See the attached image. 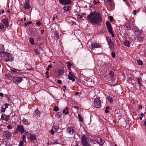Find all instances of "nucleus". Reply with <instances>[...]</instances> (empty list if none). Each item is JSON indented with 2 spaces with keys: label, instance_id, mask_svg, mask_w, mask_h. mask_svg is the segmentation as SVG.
Here are the masks:
<instances>
[{
  "label": "nucleus",
  "instance_id": "19",
  "mask_svg": "<svg viewBox=\"0 0 146 146\" xmlns=\"http://www.w3.org/2000/svg\"><path fill=\"white\" fill-rule=\"evenodd\" d=\"M17 128L18 129L19 131H20L22 133H23L24 132V128L22 125H19L17 127Z\"/></svg>",
  "mask_w": 146,
  "mask_h": 146
},
{
  "label": "nucleus",
  "instance_id": "28",
  "mask_svg": "<svg viewBox=\"0 0 146 146\" xmlns=\"http://www.w3.org/2000/svg\"><path fill=\"white\" fill-rule=\"evenodd\" d=\"M78 117L79 121L81 122H82L83 120L80 114H78Z\"/></svg>",
  "mask_w": 146,
  "mask_h": 146
},
{
  "label": "nucleus",
  "instance_id": "53",
  "mask_svg": "<svg viewBox=\"0 0 146 146\" xmlns=\"http://www.w3.org/2000/svg\"><path fill=\"white\" fill-rule=\"evenodd\" d=\"M72 64H68L67 66L68 69H70V66H72Z\"/></svg>",
  "mask_w": 146,
  "mask_h": 146
},
{
  "label": "nucleus",
  "instance_id": "29",
  "mask_svg": "<svg viewBox=\"0 0 146 146\" xmlns=\"http://www.w3.org/2000/svg\"><path fill=\"white\" fill-rule=\"evenodd\" d=\"M29 41L31 44H34V40L33 38H30L29 39Z\"/></svg>",
  "mask_w": 146,
  "mask_h": 146
},
{
  "label": "nucleus",
  "instance_id": "45",
  "mask_svg": "<svg viewBox=\"0 0 146 146\" xmlns=\"http://www.w3.org/2000/svg\"><path fill=\"white\" fill-rule=\"evenodd\" d=\"M19 131L18 129H17L15 131L14 133L15 134H16L17 133H18Z\"/></svg>",
  "mask_w": 146,
  "mask_h": 146
},
{
  "label": "nucleus",
  "instance_id": "40",
  "mask_svg": "<svg viewBox=\"0 0 146 146\" xmlns=\"http://www.w3.org/2000/svg\"><path fill=\"white\" fill-rule=\"evenodd\" d=\"M50 131L52 134L53 135L54 134L55 132L54 131V130L52 129Z\"/></svg>",
  "mask_w": 146,
  "mask_h": 146
},
{
  "label": "nucleus",
  "instance_id": "52",
  "mask_svg": "<svg viewBox=\"0 0 146 146\" xmlns=\"http://www.w3.org/2000/svg\"><path fill=\"white\" fill-rule=\"evenodd\" d=\"M136 12H137L136 11L134 10L133 12V14L134 15H135L136 14Z\"/></svg>",
  "mask_w": 146,
  "mask_h": 146
},
{
  "label": "nucleus",
  "instance_id": "44",
  "mask_svg": "<svg viewBox=\"0 0 146 146\" xmlns=\"http://www.w3.org/2000/svg\"><path fill=\"white\" fill-rule=\"evenodd\" d=\"M36 24L38 25V26H39L40 25H41V23H40V22L39 21H38L36 23Z\"/></svg>",
  "mask_w": 146,
  "mask_h": 146
},
{
  "label": "nucleus",
  "instance_id": "38",
  "mask_svg": "<svg viewBox=\"0 0 146 146\" xmlns=\"http://www.w3.org/2000/svg\"><path fill=\"white\" fill-rule=\"evenodd\" d=\"M111 56L113 58H114L115 57V52H112L111 53Z\"/></svg>",
  "mask_w": 146,
  "mask_h": 146
},
{
  "label": "nucleus",
  "instance_id": "61",
  "mask_svg": "<svg viewBox=\"0 0 146 146\" xmlns=\"http://www.w3.org/2000/svg\"><path fill=\"white\" fill-rule=\"evenodd\" d=\"M25 136H24V135H23V140H24L25 139Z\"/></svg>",
  "mask_w": 146,
  "mask_h": 146
},
{
  "label": "nucleus",
  "instance_id": "58",
  "mask_svg": "<svg viewBox=\"0 0 146 146\" xmlns=\"http://www.w3.org/2000/svg\"><path fill=\"white\" fill-rule=\"evenodd\" d=\"M44 32V29L42 30L41 31V34H43Z\"/></svg>",
  "mask_w": 146,
  "mask_h": 146
},
{
  "label": "nucleus",
  "instance_id": "14",
  "mask_svg": "<svg viewBox=\"0 0 146 146\" xmlns=\"http://www.w3.org/2000/svg\"><path fill=\"white\" fill-rule=\"evenodd\" d=\"M91 46L92 49H94L95 48H99L101 47L100 45L97 43L92 44Z\"/></svg>",
  "mask_w": 146,
  "mask_h": 146
},
{
  "label": "nucleus",
  "instance_id": "47",
  "mask_svg": "<svg viewBox=\"0 0 146 146\" xmlns=\"http://www.w3.org/2000/svg\"><path fill=\"white\" fill-rule=\"evenodd\" d=\"M5 109H6L5 108H2L1 109V111H3V112H5Z\"/></svg>",
  "mask_w": 146,
  "mask_h": 146
},
{
  "label": "nucleus",
  "instance_id": "11",
  "mask_svg": "<svg viewBox=\"0 0 146 146\" xmlns=\"http://www.w3.org/2000/svg\"><path fill=\"white\" fill-rule=\"evenodd\" d=\"M5 52H4V49L3 46L0 44V56L1 57L3 56Z\"/></svg>",
  "mask_w": 146,
  "mask_h": 146
},
{
  "label": "nucleus",
  "instance_id": "56",
  "mask_svg": "<svg viewBox=\"0 0 146 146\" xmlns=\"http://www.w3.org/2000/svg\"><path fill=\"white\" fill-rule=\"evenodd\" d=\"M138 82L141 81V79L140 78H137Z\"/></svg>",
  "mask_w": 146,
  "mask_h": 146
},
{
  "label": "nucleus",
  "instance_id": "15",
  "mask_svg": "<svg viewBox=\"0 0 146 146\" xmlns=\"http://www.w3.org/2000/svg\"><path fill=\"white\" fill-rule=\"evenodd\" d=\"M10 118V117L9 115H7L4 114H2L1 115V118L2 119L6 121H8Z\"/></svg>",
  "mask_w": 146,
  "mask_h": 146
},
{
  "label": "nucleus",
  "instance_id": "54",
  "mask_svg": "<svg viewBox=\"0 0 146 146\" xmlns=\"http://www.w3.org/2000/svg\"><path fill=\"white\" fill-rule=\"evenodd\" d=\"M143 125H145L146 128V119L144 121L143 123Z\"/></svg>",
  "mask_w": 146,
  "mask_h": 146
},
{
  "label": "nucleus",
  "instance_id": "17",
  "mask_svg": "<svg viewBox=\"0 0 146 146\" xmlns=\"http://www.w3.org/2000/svg\"><path fill=\"white\" fill-rule=\"evenodd\" d=\"M1 21L6 27H8L9 26V23L7 19H3L1 20Z\"/></svg>",
  "mask_w": 146,
  "mask_h": 146
},
{
  "label": "nucleus",
  "instance_id": "18",
  "mask_svg": "<svg viewBox=\"0 0 146 146\" xmlns=\"http://www.w3.org/2000/svg\"><path fill=\"white\" fill-rule=\"evenodd\" d=\"M28 137L31 140H35L36 139V136L33 134H30L29 135Z\"/></svg>",
  "mask_w": 146,
  "mask_h": 146
},
{
  "label": "nucleus",
  "instance_id": "35",
  "mask_svg": "<svg viewBox=\"0 0 146 146\" xmlns=\"http://www.w3.org/2000/svg\"><path fill=\"white\" fill-rule=\"evenodd\" d=\"M66 110H65L64 109L63 110V113H64L65 115H66V114H67L68 113L69 111H67L66 112Z\"/></svg>",
  "mask_w": 146,
  "mask_h": 146
},
{
  "label": "nucleus",
  "instance_id": "13",
  "mask_svg": "<svg viewBox=\"0 0 146 146\" xmlns=\"http://www.w3.org/2000/svg\"><path fill=\"white\" fill-rule=\"evenodd\" d=\"M72 9L71 6L68 5L67 6H65L62 8V9L64 10V13H66V12L70 11Z\"/></svg>",
  "mask_w": 146,
  "mask_h": 146
},
{
  "label": "nucleus",
  "instance_id": "21",
  "mask_svg": "<svg viewBox=\"0 0 146 146\" xmlns=\"http://www.w3.org/2000/svg\"><path fill=\"white\" fill-rule=\"evenodd\" d=\"M22 121L25 125H29L30 124V123L28 122L27 120L26 119H23Z\"/></svg>",
  "mask_w": 146,
  "mask_h": 146
},
{
  "label": "nucleus",
  "instance_id": "48",
  "mask_svg": "<svg viewBox=\"0 0 146 146\" xmlns=\"http://www.w3.org/2000/svg\"><path fill=\"white\" fill-rule=\"evenodd\" d=\"M109 19L111 21H112L113 19V17L112 16L109 17Z\"/></svg>",
  "mask_w": 146,
  "mask_h": 146
},
{
  "label": "nucleus",
  "instance_id": "63",
  "mask_svg": "<svg viewBox=\"0 0 146 146\" xmlns=\"http://www.w3.org/2000/svg\"><path fill=\"white\" fill-rule=\"evenodd\" d=\"M68 107H66V108H65V110L66 111H68Z\"/></svg>",
  "mask_w": 146,
  "mask_h": 146
},
{
  "label": "nucleus",
  "instance_id": "59",
  "mask_svg": "<svg viewBox=\"0 0 146 146\" xmlns=\"http://www.w3.org/2000/svg\"><path fill=\"white\" fill-rule=\"evenodd\" d=\"M78 16H79V18L80 19L81 18L83 17V16L82 15H78Z\"/></svg>",
  "mask_w": 146,
  "mask_h": 146
},
{
  "label": "nucleus",
  "instance_id": "8",
  "mask_svg": "<svg viewBox=\"0 0 146 146\" xmlns=\"http://www.w3.org/2000/svg\"><path fill=\"white\" fill-rule=\"evenodd\" d=\"M108 42L109 44L110 48L111 49H113L114 48L113 44V42L111 40L110 38H107Z\"/></svg>",
  "mask_w": 146,
  "mask_h": 146
},
{
  "label": "nucleus",
  "instance_id": "6",
  "mask_svg": "<svg viewBox=\"0 0 146 146\" xmlns=\"http://www.w3.org/2000/svg\"><path fill=\"white\" fill-rule=\"evenodd\" d=\"M59 1L60 4L64 5L71 4L72 3L71 0H59Z\"/></svg>",
  "mask_w": 146,
  "mask_h": 146
},
{
  "label": "nucleus",
  "instance_id": "62",
  "mask_svg": "<svg viewBox=\"0 0 146 146\" xmlns=\"http://www.w3.org/2000/svg\"><path fill=\"white\" fill-rule=\"evenodd\" d=\"M79 93L78 92H76L75 93V95H76L79 94Z\"/></svg>",
  "mask_w": 146,
  "mask_h": 146
},
{
  "label": "nucleus",
  "instance_id": "43",
  "mask_svg": "<svg viewBox=\"0 0 146 146\" xmlns=\"http://www.w3.org/2000/svg\"><path fill=\"white\" fill-rule=\"evenodd\" d=\"M138 40L140 41H141V40H143L142 37H141V36L139 37V36H138Z\"/></svg>",
  "mask_w": 146,
  "mask_h": 146
},
{
  "label": "nucleus",
  "instance_id": "57",
  "mask_svg": "<svg viewBox=\"0 0 146 146\" xmlns=\"http://www.w3.org/2000/svg\"><path fill=\"white\" fill-rule=\"evenodd\" d=\"M4 96L3 94L0 92V96L3 97Z\"/></svg>",
  "mask_w": 146,
  "mask_h": 146
},
{
  "label": "nucleus",
  "instance_id": "5",
  "mask_svg": "<svg viewBox=\"0 0 146 146\" xmlns=\"http://www.w3.org/2000/svg\"><path fill=\"white\" fill-rule=\"evenodd\" d=\"M94 104L95 106L97 108H100L101 106V101L99 98L94 99Z\"/></svg>",
  "mask_w": 146,
  "mask_h": 146
},
{
  "label": "nucleus",
  "instance_id": "41",
  "mask_svg": "<svg viewBox=\"0 0 146 146\" xmlns=\"http://www.w3.org/2000/svg\"><path fill=\"white\" fill-rule=\"evenodd\" d=\"M10 70H11L12 71V72H17V70H16V69H14V68H12L11 69H10Z\"/></svg>",
  "mask_w": 146,
  "mask_h": 146
},
{
  "label": "nucleus",
  "instance_id": "22",
  "mask_svg": "<svg viewBox=\"0 0 146 146\" xmlns=\"http://www.w3.org/2000/svg\"><path fill=\"white\" fill-rule=\"evenodd\" d=\"M58 128V126L57 125H55L53 127L52 129L54 130L55 132H56Z\"/></svg>",
  "mask_w": 146,
  "mask_h": 146
},
{
  "label": "nucleus",
  "instance_id": "51",
  "mask_svg": "<svg viewBox=\"0 0 146 146\" xmlns=\"http://www.w3.org/2000/svg\"><path fill=\"white\" fill-rule=\"evenodd\" d=\"M9 104H5V108L6 109L7 108H8V107L9 106Z\"/></svg>",
  "mask_w": 146,
  "mask_h": 146
},
{
  "label": "nucleus",
  "instance_id": "27",
  "mask_svg": "<svg viewBox=\"0 0 146 146\" xmlns=\"http://www.w3.org/2000/svg\"><path fill=\"white\" fill-rule=\"evenodd\" d=\"M108 101L110 103H112L113 102V100L111 98L110 96H108L107 97Z\"/></svg>",
  "mask_w": 146,
  "mask_h": 146
},
{
  "label": "nucleus",
  "instance_id": "33",
  "mask_svg": "<svg viewBox=\"0 0 146 146\" xmlns=\"http://www.w3.org/2000/svg\"><path fill=\"white\" fill-rule=\"evenodd\" d=\"M32 23V22L31 21H30L29 22H27V23H25V26H27L29 24H30Z\"/></svg>",
  "mask_w": 146,
  "mask_h": 146
},
{
  "label": "nucleus",
  "instance_id": "20",
  "mask_svg": "<svg viewBox=\"0 0 146 146\" xmlns=\"http://www.w3.org/2000/svg\"><path fill=\"white\" fill-rule=\"evenodd\" d=\"M124 44L125 46L127 47H129L130 46V42L129 41L127 40L124 41Z\"/></svg>",
  "mask_w": 146,
  "mask_h": 146
},
{
  "label": "nucleus",
  "instance_id": "42",
  "mask_svg": "<svg viewBox=\"0 0 146 146\" xmlns=\"http://www.w3.org/2000/svg\"><path fill=\"white\" fill-rule=\"evenodd\" d=\"M109 33H110L112 37H114V35L113 32V31H111Z\"/></svg>",
  "mask_w": 146,
  "mask_h": 146
},
{
  "label": "nucleus",
  "instance_id": "49",
  "mask_svg": "<svg viewBox=\"0 0 146 146\" xmlns=\"http://www.w3.org/2000/svg\"><path fill=\"white\" fill-rule=\"evenodd\" d=\"M138 84H139L140 86H143V85L141 83V81L139 82H138Z\"/></svg>",
  "mask_w": 146,
  "mask_h": 146
},
{
  "label": "nucleus",
  "instance_id": "36",
  "mask_svg": "<svg viewBox=\"0 0 146 146\" xmlns=\"http://www.w3.org/2000/svg\"><path fill=\"white\" fill-rule=\"evenodd\" d=\"M34 51L38 55L39 54V51L38 49H35Z\"/></svg>",
  "mask_w": 146,
  "mask_h": 146
},
{
  "label": "nucleus",
  "instance_id": "9",
  "mask_svg": "<svg viewBox=\"0 0 146 146\" xmlns=\"http://www.w3.org/2000/svg\"><path fill=\"white\" fill-rule=\"evenodd\" d=\"M68 78L69 80H72L73 82H74L75 80L74 76L72 72H69V75L68 76Z\"/></svg>",
  "mask_w": 146,
  "mask_h": 146
},
{
  "label": "nucleus",
  "instance_id": "31",
  "mask_svg": "<svg viewBox=\"0 0 146 146\" xmlns=\"http://www.w3.org/2000/svg\"><path fill=\"white\" fill-rule=\"evenodd\" d=\"M110 107L109 106H107L106 108L105 112L106 113H108L109 112V111L108 110V109Z\"/></svg>",
  "mask_w": 146,
  "mask_h": 146
},
{
  "label": "nucleus",
  "instance_id": "32",
  "mask_svg": "<svg viewBox=\"0 0 146 146\" xmlns=\"http://www.w3.org/2000/svg\"><path fill=\"white\" fill-rule=\"evenodd\" d=\"M59 109L58 108L57 106H56L54 107V111H58Z\"/></svg>",
  "mask_w": 146,
  "mask_h": 146
},
{
  "label": "nucleus",
  "instance_id": "55",
  "mask_svg": "<svg viewBox=\"0 0 146 146\" xmlns=\"http://www.w3.org/2000/svg\"><path fill=\"white\" fill-rule=\"evenodd\" d=\"M63 87L64 88L63 89V90L64 91L66 89V86L65 85H64L63 86Z\"/></svg>",
  "mask_w": 146,
  "mask_h": 146
},
{
  "label": "nucleus",
  "instance_id": "37",
  "mask_svg": "<svg viewBox=\"0 0 146 146\" xmlns=\"http://www.w3.org/2000/svg\"><path fill=\"white\" fill-rule=\"evenodd\" d=\"M52 67V65L51 64H49L48 68H46V70L47 71H48L50 68H51Z\"/></svg>",
  "mask_w": 146,
  "mask_h": 146
},
{
  "label": "nucleus",
  "instance_id": "30",
  "mask_svg": "<svg viewBox=\"0 0 146 146\" xmlns=\"http://www.w3.org/2000/svg\"><path fill=\"white\" fill-rule=\"evenodd\" d=\"M4 28V26L3 24L0 23V29H2Z\"/></svg>",
  "mask_w": 146,
  "mask_h": 146
},
{
  "label": "nucleus",
  "instance_id": "64",
  "mask_svg": "<svg viewBox=\"0 0 146 146\" xmlns=\"http://www.w3.org/2000/svg\"><path fill=\"white\" fill-rule=\"evenodd\" d=\"M143 113H141V116H143Z\"/></svg>",
  "mask_w": 146,
  "mask_h": 146
},
{
  "label": "nucleus",
  "instance_id": "25",
  "mask_svg": "<svg viewBox=\"0 0 146 146\" xmlns=\"http://www.w3.org/2000/svg\"><path fill=\"white\" fill-rule=\"evenodd\" d=\"M24 8L26 9H28L30 8V6L28 3H27L24 5Z\"/></svg>",
  "mask_w": 146,
  "mask_h": 146
},
{
  "label": "nucleus",
  "instance_id": "23",
  "mask_svg": "<svg viewBox=\"0 0 146 146\" xmlns=\"http://www.w3.org/2000/svg\"><path fill=\"white\" fill-rule=\"evenodd\" d=\"M68 133L69 134H73L74 132V130L70 128H69L68 129Z\"/></svg>",
  "mask_w": 146,
  "mask_h": 146
},
{
  "label": "nucleus",
  "instance_id": "3",
  "mask_svg": "<svg viewBox=\"0 0 146 146\" xmlns=\"http://www.w3.org/2000/svg\"><path fill=\"white\" fill-rule=\"evenodd\" d=\"M81 137V140L82 145L84 146H90V144L88 142L87 137L85 135H83Z\"/></svg>",
  "mask_w": 146,
  "mask_h": 146
},
{
  "label": "nucleus",
  "instance_id": "39",
  "mask_svg": "<svg viewBox=\"0 0 146 146\" xmlns=\"http://www.w3.org/2000/svg\"><path fill=\"white\" fill-rule=\"evenodd\" d=\"M137 62L138 64H143V62H142V61L139 60H137Z\"/></svg>",
  "mask_w": 146,
  "mask_h": 146
},
{
  "label": "nucleus",
  "instance_id": "46",
  "mask_svg": "<svg viewBox=\"0 0 146 146\" xmlns=\"http://www.w3.org/2000/svg\"><path fill=\"white\" fill-rule=\"evenodd\" d=\"M7 127V128L9 129H11L12 128V126L11 125H9Z\"/></svg>",
  "mask_w": 146,
  "mask_h": 146
},
{
  "label": "nucleus",
  "instance_id": "50",
  "mask_svg": "<svg viewBox=\"0 0 146 146\" xmlns=\"http://www.w3.org/2000/svg\"><path fill=\"white\" fill-rule=\"evenodd\" d=\"M57 83L58 84H61L62 82L61 80H59L57 81Z\"/></svg>",
  "mask_w": 146,
  "mask_h": 146
},
{
  "label": "nucleus",
  "instance_id": "60",
  "mask_svg": "<svg viewBox=\"0 0 146 146\" xmlns=\"http://www.w3.org/2000/svg\"><path fill=\"white\" fill-rule=\"evenodd\" d=\"M74 108L75 109H78V107L77 106H74Z\"/></svg>",
  "mask_w": 146,
  "mask_h": 146
},
{
  "label": "nucleus",
  "instance_id": "26",
  "mask_svg": "<svg viewBox=\"0 0 146 146\" xmlns=\"http://www.w3.org/2000/svg\"><path fill=\"white\" fill-rule=\"evenodd\" d=\"M40 113V111H38V109H36L34 112V114L35 116L38 115Z\"/></svg>",
  "mask_w": 146,
  "mask_h": 146
},
{
  "label": "nucleus",
  "instance_id": "16",
  "mask_svg": "<svg viewBox=\"0 0 146 146\" xmlns=\"http://www.w3.org/2000/svg\"><path fill=\"white\" fill-rule=\"evenodd\" d=\"M4 134L5 137L7 139H9L11 136V133L8 131H6L4 133Z\"/></svg>",
  "mask_w": 146,
  "mask_h": 146
},
{
  "label": "nucleus",
  "instance_id": "10",
  "mask_svg": "<svg viewBox=\"0 0 146 146\" xmlns=\"http://www.w3.org/2000/svg\"><path fill=\"white\" fill-rule=\"evenodd\" d=\"M106 24L109 32L113 31L111 24L108 21L106 22Z\"/></svg>",
  "mask_w": 146,
  "mask_h": 146
},
{
  "label": "nucleus",
  "instance_id": "4",
  "mask_svg": "<svg viewBox=\"0 0 146 146\" xmlns=\"http://www.w3.org/2000/svg\"><path fill=\"white\" fill-rule=\"evenodd\" d=\"M22 80L23 78L22 77L17 76H14L13 78V82L17 84L20 83Z\"/></svg>",
  "mask_w": 146,
  "mask_h": 146
},
{
  "label": "nucleus",
  "instance_id": "34",
  "mask_svg": "<svg viewBox=\"0 0 146 146\" xmlns=\"http://www.w3.org/2000/svg\"><path fill=\"white\" fill-rule=\"evenodd\" d=\"M23 141H21L19 144V146H23Z\"/></svg>",
  "mask_w": 146,
  "mask_h": 146
},
{
  "label": "nucleus",
  "instance_id": "2",
  "mask_svg": "<svg viewBox=\"0 0 146 146\" xmlns=\"http://www.w3.org/2000/svg\"><path fill=\"white\" fill-rule=\"evenodd\" d=\"M1 58L3 59L5 58L6 61H12L13 59L11 55L9 53H5L4 54L3 56H2Z\"/></svg>",
  "mask_w": 146,
  "mask_h": 146
},
{
  "label": "nucleus",
  "instance_id": "24",
  "mask_svg": "<svg viewBox=\"0 0 146 146\" xmlns=\"http://www.w3.org/2000/svg\"><path fill=\"white\" fill-rule=\"evenodd\" d=\"M108 74L112 78L113 77L114 73L111 70L109 72Z\"/></svg>",
  "mask_w": 146,
  "mask_h": 146
},
{
  "label": "nucleus",
  "instance_id": "12",
  "mask_svg": "<svg viewBox=\"0 0 146 146\" xmlns=\"http://www.w3.org/2000/svg\"><path fill=\"white\" fill-rule=\"evenodd\" d=\"M64 71L62 70H59L57 71L55 74L56 76H60L63 74Z\"/></svg>",
  "mask_w": 146,
  "mask_h": 146
},
{
  "label": "nucleus",
  "instance_id": "7",
  "mask_svg": "<svg viewBox=\"0 0 146 146\" xmlns=\"http://www.w3.org/2000/svg\"><path fill=\"white\" fill-rule=\"evenodd\" d=\"M95 141H97L98 143L101 145H103L105 142L104 140L100 137H98Z\"/></svg>",
  "mask_w": 146,
  "mask_h": 146
},
{
  "label": "nucleus",
  "instance_id": "1",
  "mask_svg": "<svg viewBox=\"0 0 146 146\" xmlns=\"http://www.w3.org/2000/svg\"><path fill=\"white\" fill-rule=\"evenodd\" d=\"M87 17L92 23L99 25L102 21V17L101 14L96 11L91 12Z\"/></svg>",
  "mask_w": 146,
  "mask_h": 146
}]
</instances>
